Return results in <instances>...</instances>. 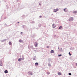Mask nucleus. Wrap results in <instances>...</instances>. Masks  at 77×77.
Masks as SVG:
<instances>
[{
    "mask_svg": "<svg viewBox=\"0 0 77 77\" xmlns=\"http://www.w3.org/2000/svg\"><path fill=\"white\" fill-rule=\"evenodd\" d=\"M57 11H59V9L58 8H57L54 10V12H56Z\"/></svg>",
    "mask_w": 77,
    "mask_h": 77,
    "instance_id": "f257e3e1",
    "label": "nucleus"
},
{
    "mask_svg": "<svg viewBox=\"0 0 77 77\" xmlns=\"http://www.w3.org/2000/svg\"><path fill=\"white\" fill-rule=\"evenodd\" d=\"M56 27V25L54 24H52V27L53 29H54Z\"/></svg>",
    "mask_w": 77,
    "mask_h": 77,
    "instance_id": "f03ea898",
    "label": "nucleus"
},
{
    "mask_svg": "<svg viewBox=\"0 0 77 77\" xmlns=\"http://www.w3.org/2000/svg\"><path fill=\"white\" fill-rule=\"evenodd\" d=\"M64 11L65 12H68V9L67 8H65L64 9Z\"/></svg>",
    "mask_w": 77,
    "mask_h": 77,
    "instance_id": "7ed1b4c3",
    "label": "nucleus"
},
{
    "mask_svg": "<svg viewBox=\"0 0 77 77\" xmlns=\"http://www.w3.org/2000/svg\"><path fill=\"white\" fill-rule=\"evenodd\" d=\"M34 45L36 47H37L38 46V43L36 42L34 43Z\"/></svg>",
    "mask_w": 77,
    "mask_h": 77,
    "instance_id": "20e7f679",
    "label": "nucleus"
},
{
    "mask_svg": "<svg viewBox=\"0 0 77 77\" xmlns=\"http://www.w3.org/2000/svg\"><path fill=\"white\" fill-rule=\"evenodd\" d=\"M69 21H72L73 20V18L71 17L69 19Z\"/></svg>",
    "mask_w": 77,
    "mask_h": 77,
    "instance_id": "39448f33",
    "label": "nucleus"
},
{
    "mask_svg": "<svg viewBox=\"0 0 77 77\" xmlns=\"http://www.w3.org/2000/svg\"><path fill=\"white\" fill-rule=\"evenodd\" d=\"M22 60V58H19L18 59V61H19V62H21V60Z\"/></svg>",
    "mask_w": 77,
    "mask_h": 77,
    "instance_id": "423d86ee",
    "label": "nucleus"
},
{
    "mask_svg": "<svg viewBox=\"0 0 77 77\" xmlns=\"http://www.w3.org/2000/svg\"><path fill=\"white\" fill-rule=\"evenodd\" d=\"M51 53H54V50H51Z\"/></svg>",
    "mask_w": 77,
    "mask_h": 77,
    "instance_id": "0eeeda50",
    "label": "nucleus"
},
{
    "mask_svg": "<svg viewBox=\"0 0 77 77\" xmlns=\"http://www.w3.org/2000/svg\"><path fill=\"white\" fill-rule=\"evenodd\" d=\"M5 73H8V70H6L5 71Z\"/></svg>",
    "mask_w": 77,
    "mask_h": 77,
    "instance_id": "6e6552de",
    "label": "nucleus"
},
{
    "mask_svg": "<svg viewBox=\"0 0 77 77\" xmlns=\"http://www.w3.org/2000/svg\"><path fill=\"white\" fill-rule=\"evenodd\" d=\"M77 11H75L73 12V13L74 14H77Z\"/></svg>",
    "mask_w": 77,
    "mask_h": 77,
    "instance_id": "1a4fd4ad",
    "label": "nucleus"
},
{
    "mask_svg": "<svg viewBox=\"0 0 77 77\" xmlns=\"http://www.w3.org/2000/svg\"><path fill=\"white\" fill-rule=\"evenodd\" d=\"M9 44L10 45H12V43L11 42H9Z\"/></svg>",
    "mask_w": 77,
    "mask_h": 77,
    "instance_id": "9d476101",
    "label": "nucleus"
},
{
    "mask_svg": "<svg viewBox=\"0 0 77 77\" xmlns=\"http://www.w3.org/2000/svg\"><path fill=\"white\" fill-rule=\"evenodd\" d=\"M35 65H36V66H38V63H35Z\"/></svg>",
    "mask_w": 77,
    "mask_h": 77,
    "instance_id": "9b49d317",
    "label": "nucleus"
},
{
    "mask_svg": "<svg viewBox=\"0 0 77 77\" xmlns=\"http://www.w3.org/2000/svg\"><path fill=\"white\" fill-rule=\"evenodd\" d=\"M19 42H23V40H22L21 39H20L19 40Z\"/></svg>",
    "mask_w": 77,
    "mask_h": 77,
    "instance_id": "f8f14e48",
    "label": "nucleus"
},
{
    "mask_svg": "<svg viewBox=\"0 0 77 77\" xmlns=\"http://www.w3.org/2000/svg\"><path fill=\"white\" fill-rule=\"evenodd\" d=\"M58 75H62V74H61V73H60V72H58Z\"/></svg>",
    "mask_w": 77,
    "mask_h": 77,
    "instance_id": "ddd939ff",
    "label": "nucleus"
},
{
    "mask_svg": "<svg viewBox=\"0 0 77 77\" xmlns=\"http://www.w3.org/2000/svg\"><path fill=\"white\" fill-rule=\"evenodd\" d=\"M61 28H62V26H61L59 28V29H60Z\"/></svg>",
    "mask_w": 77,
    "mask_h": 77,
    "instance_id": "4468645a",
    "label": "nucleus"
},
{
    "mask_svg": "<svg viewBox=\"0 0 77 77\" xmlns=\"http://www.w3.org/2000/svg\"><path fill=\"white\" fill-rule=\"evenodd\" d=\"M48 65L49 66H51V64H50V63L48 64Z\"/></svg>",
    "mask_w": 77,
    "mask_h": 77,
    "instance_id": "2eb2a0df",
    "label": "nucleus"
},
{
    "mask_svg": "<svg viewBox=\"0 0 77 77\" xmlns=\"http://www.w3.org/2000/svg\"><path fill=\"white\" fill-rule=\"evenodd\" d=\"M69 75H71V73H69Z\"/></svg>",
    "mask_w": 77,
    "mask_h": 77,
    "instance_id": "dca6fc26",
    "label": "nucleus"
},
{
    "mask_svg": "<svg viewBox=\"0 0 77 77\" xmlns=\"http://www.w3.org/2000/svg\"><path fill=\"white\" fill-rule=\"evenodd\" d=\"M47 74L49 75L50 74V72H47Z\"/></svg>",
    "mask_w": 77,
    "mask_h": 77,
    "instance_id": "f3484780",
    "label": "nucleus"
},
{
    "mask_svg": "<svg viewBox=\"0 0 77 77\" xmlns=\"http://www.w3.org/2000/svg\"><path fill=\"white\" fill-rule=\"evenodd\" d=\"M69 56H71V54H70V52H69Z\"/></svg>",
    "mask_w": 77,
    "mask_h": 77,
    "instance_id": "a211bd4d",
    "label": "nucleus"
},
{
    "mask_svg": "<svg viewBox=\"0 0 77 77\" xmlns=\"http://www.w3.org/2000/svg\"><path fill=\"white\" fill-rule=\"evenodd\" d=\"M62 56V54L59 55L58 56Z\"/></svg>",
    "mask_w": 77,
    "mask_h": 77,
    "instance_id": "6ab92c4d",
    "label": "nucleus"
},
{
    "mask_svg": "<svg viewBox=\"0 0 77 77\" xmlns=\"http://www.w3.org/2000/svg\"><path fill=\"white\" fill-rule=\"evenodd\" d=\"M40 18H42V16H40L39 17Z\"/></svg>",
    "mask_w": 77,
    "mask_h": 77,
    "instance_id": "aec40b11",
    "label": "nucleus"
},
{
    "mask_svg": "<svg viewBox=\"0 0 77 77\" xmlns=\"http://www.w3.org/2000/svg\"><path fill=\"white\" fill-rule=\"evenodd\" d=\"M47 48H49V46H47Z\"/></svg>",
    "mask_w": 77,
    "mask_h": 77,
    "instance_id": "412c9836",
    "label": "nucleus"
},
{
    "mask_svg": "<svg viewBox=\"0 0 77 77\" xmlns=\"http://www.w3.org/2000/svg\"><path fill=\"white\" fill-rule=\"evenodd\" d=\"M30 74L31 75H33V74H32V73H30Z\"/></svg>",
    "mask_w": 77,
    "mask_h": 77,
    "instance_id": "4be33fe9",
    "label": "nucleus"
},
{
    "mask_svg": "<svg viewBox=\"0 0 77 77\" xmlns=\"http://www.w3.org/2000/svg\"><path fill=\"white\" fill-rule=\"evenodd\" d=\"M24 57H23V58H22V60H24Z\"/></svg>",
    "mask_w": 77,
    "mask_h": 77,
    "instance_id": "5701e85b",
    "label": "nucleus"
},
{
    "mask_svg": "<svg viewBox=\"0 0 77 77\" xmlns=\"http://www.w3.org/2000/svg\"><path fill=\"white\" fill-rule=\"evenodd\" d=\"M76 66H77V63H76Z\"/></svg>",
    "mask_w": 77,
    "mask_h": 77,
    "instance_id": "b1692460",
    "label": "nucleus"
},
{
    "mask_svg": "<svg viewBox=\"0 0 77 77\" xmlns=\"http://www.w3.org/2000/svg\"><path fill=\"white\" fill-rule=\"evenodd\" d=\"M18 23H19V22H18Z\"/></svg>",
    "mask_w": 77,
    "mask_h": 77,
    "instance_id": "393cba45",
    "label": "nucleus"
}]
</instances>
